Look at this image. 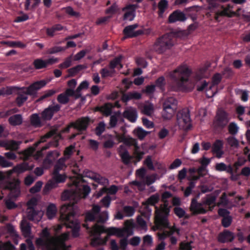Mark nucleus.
I'll use <instances>...</instances> for the list:
<instances>
[{
	"label": "nucleus",
	"instance_id": "680f3d73",
	"mask_svg": "<svg viewBox=\"0 0 250 250\" xmlns=\"http://www.w3.org/2000/svg\"><path fill=\"white\" fill-rule=\"evenodd\" d=\"M105 124L104 122H100L95 128V133L97 136H100L105 130Z\"/></svg>",
	"mask_w": 250,
	"mask_h": 250
},
{
	"label": "nucleus",
	"instance_id": "c85d7f7f",
	"mask_svg": "<svg viewBox=\"0 0 250 250\" xmlns=\"http://www.w3.org/2000/svg\"><path fill=\"white\" fill-rule=\"evenodd\" d=\"M136 224L132 220H127L125 222L124 235L126 233L127 237L133 234V229L135 228Z\"/></svg>",
	"mask_w": 250,
	"mask_h": 250
},
{
	"label": "nucleus",
	"instance_id": "7ed1b4c3",
	"mask_svg": "<svg viewBox=\"0 0 250 250\" xmlns=\"http://www.w3.org/2000/svg\"><path fill=\"white\" fill-rule=\"evenodd\" d=\"M217 196L215 194H209L206 195L202 203H198L195 198L191 200L190 210L193 215L204 214L207 212V210L203 208V205L208 206V210L212 211L216 206L215 201Z\"/></svg>",
	"mask_w": 250,
	"mask_h": 250
},
{
	"label": "nucleus",
	"instance_id": "473e14b6",
	"mask_svg": "<svg viewBox=\"0 0 250 250\" xmlns=\"http://www.w3.org/2000/svg\"><path fill=\"white\" fill-rule=\"evenodd\" d=\"M138 27V24L136 23L126 26L123 30V33L125 38H132L134 34V30Z\"/></svg>",
	"mask_w": 250,
	"mask_h": 250
},
{
	"label": "nucleus",
	"instance_id": "7c9ffc66",
	"mask_svg": "<svg viewBox=\"0 0 250 250\" xmlns=\"http://www.w3.org/2000/svg\"><path fill=\"white\" fill-rule=\"evenodd\" d=\"M105 232L110 236L115 235L120 238L125 236L124 228L109 227L106 229Z\"/></svg>",
	"mask_w": 250,
	"mask_h": 250
},
{
	"label": "nucleus",
	"instance_id": "79ce46f5",
	"mask_svg": "<svg viewBox=\"0 0 250 250\" xmlns=\"http://www.w3.org/2000/svg\"><path fill=\"white\" fill-rule=\"evenodd\" d=\"M134 133L140 140H143L148 134V132L145 130L141 127H138L133 131Z\"/></svg>",
	"mask_w": 250,
	"mask_h": 250
},
{
	"label": "nucleus",
	"instance_id": "6e6d98bb",
	"mask_svg": "<svg viewBox=\"0 0 250 250\" xmlns=\"http://www.w3.org/2000/svg\"><path fill=\"white\" fill-rule=\"evenodd\" d=\"M205 170V167L203 166H200L197 168V175L196 176H193L192 177L193 181H197L200 178L203 177L205 175L203 173V172Z\"/></svg>",
	"mask_w": 250,
	"mask_h": 250
},
{
	"label": "nucleus",
	"instance_id": "1a4fd4ad",
	"mask_svg": "<svg viewBox=\"0 0 250 250\" xmlns=\"http://www.w3.org/2000/svg\"><path fill=\"white\" fill-rule=\"evenodd\" d=\"M177 101L172 97H169L166 99L163 104V117L165 119H170L176 108Z\"/></svg>",
	"mask_w": 250,
	"mask_h": 250
},
{
	"label": "nucleus",
	"instance_id": "774afa93",
	"mask_svg": "<svg viewBox=\"0 0 250 250\" xmlns=\"http://www.w3.org/2000/svg\"><path fill=\"white\" fill-rule=\"evenodd\" d=\"M57 100L60 104H65L69 102V99L66 95L63 93L59 94L58 96Z\"/></svg>",
	"mask_w": 250,
	"mask_h": 250
},
{
	"label": "nucleus",
	"instance_id": "9d476101",
	"mask_svg": "<svg viewBox=\"0 0 250 250\" xmlns=\"http://www.w3.org/2000/svg\"><path fill=\"white\" fill-rule=\"evenodd\" d=\"M228 113L223 110L219 111L213 121L214 129L217 131H222L228 125L229 122Z\"/></svg>",
	"mask_w": 250,
	"mask_h": 250
},
{
	"label": "nucleus",
	"instance_id": "e433bc0d",
	"mask_svg": "<svg viewBox=\"0 0 250 250\" xmlns=\"http://www.w3.org/2000/svg\"><path fill=\"white\" fill-rule=\"evenodd\" d=\"M85 68V66L82 64L77 65L67 70V77H74L77 73Z\"/></svg>",
	"mask_w": 250,
	"mask_h": 250
},
{
	"label": "nucleus",
	"instance_id": "bf43d9fd",
	"mask_svg": "<svg viewBox=\"0 0 250 250\" xmlns=\"http://www.w3.org/2000/svg\"><path fill=\"white\" fill-rule=\"evenodd\" d=\"M103 190L109 194L114 195L115 194L118 190V188L117 186L115 185H112L109 188H103Z\"/></svg>",
	"mask_w": 250,
	"mask_h": 250
},
{
	"label": "nucleus",
	"instance_id": "6ab92c4d",
	"mask_svg": "<svg viewBox=\"0 0 250 250\" xmlns=\"http://www.w3.org/2000/svg\"><path fill=\"white\" fill-rule=\"evenodd\" d=\"M46 83V82L44 80L37 81L27 87L24 93L31 96L34 95L36 94L37 90L44 87Z\"/></svg>",
	"mask_w": 250,
	"mask_h": 250
},
{
	"label": "nucleus",
	"instance_id": "0eeeda50",
	"mask_svg": "<svg viewBox=\"0 0 250 250\" xmlns=\"http://www.w3.org/2000/svg\"><path fill=\"white\" fill-rule=\"evenodd\" d=\"M117 138L120 142L123 143L127 146H134V154L135 155L137 162H139L142 160L145 153L139 150L140 147L138 145L137 141L135 139L129 136H126L125 134L118 135Z\"/></svg>",
	"mask_w": 250,
	"mask_h": 250
},
{
	"label": "nucleus",
	"instance_id": "4d7b16f0",
	"mask_svg": "<svg viewBox=\"0 0 250 250\" xmlns=\"http://www.w3.org/2000/svg\"><path fill=\"white\" fill-rule=\"evenodd\" d=\"M96 216L93 212H92L90 211H88L87 212H86L85 214V218H84V221L85 223L86 224H87V222H93L95 221L96 220Z\"/></svg>",
	"mask_w": 250,
	"mask_h": 250
},
{
	"label": "nucleus",
	"instance_id": "cd10ccee",
	"mask_svg": "<svg viewBox=\"0 0 250 250\" xmlns=\"http://www.w3.org/2000/svg\"><path fill=\"white\" fill-rule=\"evenodd\" d=\"M20 144L18 142L11 140L1 141L0 142V146L4 147L7 150H16L18 149Z\"/></svg>",
	"mask_w": 250,
	"mask_h": 250
},
{
	"label": "nucleus",
	"instance_id": "b1692460",
	"mask_svg": "<svg viewBox=\"0 0 250 250\" xmlns=\"http://www.w3.org/2000/svg\"><path fill=\"white\" fill-rule=\"evenodd\" d=\"M118 153L120 155L123 163L125 165H128L130 164L131 160L133 159V157L130 156L128 151L124 149L123 146H120Z\"/></svg>",
	"mask_w": 250,
	"mask_h": 250
},
{
	"label": "nucleus",
	"instance_id": "2eb2a0df",
	"mask_svg": "<svg viewBox=\"0 0 250 250\" xmlns=\"http://www.w3.org/2000/svg\"><path fill=\"white\" fill-rule=\"evenodd\" d=\"M137 6L135 4H128L122 8L125 12L123 19L124 21H132L135 17V11Z\"/></svg>",
	"mask_w": 250,
	"mask_h": 250
},
{
	"label": "nucleus",
	"instance_id": "09e8293b",
	"mask_svg": "<svg viewBox=\"0 0 250 250\" xmlns=\"http://www.w3.org/2000/svg\"><path fill=\"white\" fill-rule=\"evenodd\" d=\"M64 162L65 159L63 158H60L58 160L54 167V173L59 172L61 170L63 169V167H65Z\"/></svg>",
	"mask_w": 250,
	"mask_h": 250
},
{
	"label": "nucleus",
	"instance_id": "412c9836",
	"mask_svg": "<svg viewBox=\"0 0 250 250\" xmlns=\"http://www.w3.org/2000/svg\"><path fill=\"white\" fill-rule=\"evenodd\" d=\"M123 116L131 123H135L138 118V112L136 109L129 107L123 113Z\"/></svg>",
	"mask_w": 250,
	"mask_h": 250
},
{
	"label": "nucleus",
	"instance_id": "20e7f679",
	"mask_svg": "<svg viewBox=\"0 0 250 250\" xmlns=\"http://www.w3.org/2000/svg\"><path fill=\"white\" fill-rule=\"evenodd\" d=\"M174 37L173 33H168L157 39L153 45L154 51L158 54H162L170 49L174 44Z\"/></svg>",
	"mask_w": 250,
	"mask_h": 250
},
{
	"label": "nucleus",
	"instance_id": "37998d69",
	"mask_svg": "<svg viewBox=\"0 0 250 250\" xmlns=\"http://www.w3.org/2000/svg\"><path fill=\"white\" fill-rule=\"evenodd\" d=\"M34 68L37 69H42L47 67L45 61L42 59H36L33 62Z\"/></svg>",
	"mask_w": 250,
	"mask_h": 250
},
{
	"label": "nucleus",
	"instance_id": "338daca9",
	"mask_svg": "<svg viewBox=\"0 0 250 250\" xmlns=\"http://www.w3.org/2000/svg\"><path fill=\"white\" fill-rule=\"evenodd\" d=\"M89 52V50L88 49H83L81 50L74 56V60L75 61L80 60L85 56L86 53Z\"/></svg>",
	"mask_w": 250,
	"mask_h": 250
},
{
	"label": "nucleus",
	"instance_id": "f8f14e48",
	"mask_svg": "<svg viewBox=\"0 0 250 250\" xmlns=\"http://www.w3.org/2000/svg\"><path fill=\"white\" fill-rule=\"evenodd\" d=\"M60 109L61 106L58 104L49 106L41 113L42 120L43 121L51 120L54 114L57 113Z\"/></svg>",
	"mask_w": 250,
	"mask_h": 250
},
{
	"label": "nucleus",
	"instance_id": "a18cd8bd",
	"mask_svg": "<svg viewBox=\"0 0 250 250\" xmlns=\"http://www.w3.org/2000/svg\"><path fill=\"white\" fill-rule=\"evenodd\" d=\"M112 107L113 105L112 104L109 103H105L102 106V110L101 113L105 116H108L112 113Z\"/></svg>",
	"mask_w": 250,
	"mask_h": 250
},
{
	"label": "nucleus",
	"instance_id": "f3484780",
	"mask_svg": "<svg viewBox=\"0 0 250 250\" xmlns=\"http://www.w3.org/2000/svg\"><path fill=\"white\" fill-rule=\"evenodd\" d=\"M235 237L233 232L228 229H224L218 234L217 240L221 243H229L234 240Z\"/></svg>",
	"mask_w": 250,
	"mask_h": 250
},
{
	"label": "nucleus",
	"instance_id": "39448f33",
	"mask_svg": "<svg viewBox=\"0 0 250 250\" xmlns=\"http://www.w3.org/2000/svg\"><path fill=\"white\" fill-rule=\"evenodd\" d=\"M171 208L160 206L159 209L155 206V224L160 228H168L169 222L168 216L169 214Z\"/></svg>",
	"mask_w": 250,
	"mask_h": 250
},
{
	"label": "nucleus",
	"instance_id": "393cba45",
	"mask_svg": "<svg viewBox=\"0 0 250 250\" xmlns=\"http://www.w3.org/2000/svg\"><path fill=\"white\" fill-rule=\"evenodd\" d=\"M64 29V26L60 23L53 25L51 27L46 28V35L51 38L57 35V32L61 31Z\"/></svg>",
	"mask_w": 250,
	"mask_h": 250
},
{
	"label": "nucleus",
	"instance_id": "dca6fc26",
	"mask_svg": "<svg viewBox=\"0 0 250 250\" xmlns=\"http://www.w3.org/2000/svg\"><path fill=\"white\" fill-rule=\"evenodd\" d=\"M73 122L74 128L79 132H83L87 129L90 123V118L88 117H83Z\"/></svg>",
	"mask_w": 250,
	"mask_h": 250
},
{
	"label": "nucleus",
	"instance_id": "864d4df0",
	"mask_svg": "<svg viewBox=\"0 0 250 250\" xmlns=\"http://www.w3.org/2000/svg\"><path fill=\"white\" fill-rule=\"evenodd\" d=\"M239 127L234 122L230 123L228 126L229 133L232 135H236L238 131Z\"/></svg>",
	"mask_w": 250,
	"mask_h": 250
},
{
	"label": "nucleus",
	"instance_id": "72a5a7b5",
	"mask_svg": "<svg viewBox=\"0 0 250 250\" xmlns=\"http://www.w3.org/2000/svg\"><path fill=\"white\" fill-rule=\"evenodd\" d=\"M23 122V118L21 114H15L10 116L8 119V122L12 126L21 125Z\"/></svg>",
	"mask_w": 250,
	"mask_h": 250
},
{
	"label": "nucleus",
	"instance_id": "13d9d810",
	"mask_svg": "<svg viewBox=\"0 0 250 250\" xmlns=\"http://www.w3.org/2000/svg\"><path fill=\"white\" fill-rule=\"evenodd\" d=\"M65 12L71 17L78 18L80 16V13L74 11L73 8L71 6H68L65 8Z\"/></svg>",
	"mask_w": 250,
	"mask_h": 250
},
{
	"label": "nucleus",
	"instance_id": "a19ab883",
	"mask_svg": "<svg viewBox=\"0 0 250 250\" xmlns=\"http://www.w3.org/2000/svg\"><path fill=\"white\" fill-rule=\"evenodd\" d=\"M222 79V77L221 74L219 73H216L214 74L212 78L211 83L209 84V89H212V88L216 85H217L221 81Z\"/></svg>",
	"mask_w": 250,
	"mask_h": 250
},
{
	"label": "nucleus",
	"instance_id": "bb28decb",
	"mask_svg": "<svg viewBox=\"0 0 250 250\" xmlns=\"http://www.w3.org/2000/svg\"><path fill=\"white\" fill-rule=\"evenodd\" d=\"M60 156V153L57 150L49 151L43 160L44 165H51Z\"/></svg>",
	"mask_w": 250,
	"mask_h": 250
},
{
	"label": "nucleus",
	"instance_id": "2f4dec72",
	"mask_svg": "<svg viewBox=\"0 0 250 250\" xmlns=\"http://www.w3.org/2000/svg\"><path fill=\"white\" fill-rule=\"evenodd\" d=\"M159 195L158 194H155L150 196L146 201V209L149 212H151V209H149V206H155L159 201Z\"/></svg>",
	"mask_w": 250,
	"mask_h": 250
},
{
	"label": "nucleus",
	"instance_id": "3c124183",
	"mask_svg": "<svg viewBox=\"0 0 250 250\" xmlns=\"http://www.w3.org/2000/svg\"><path fill=\"white\" fill-rule=\"evenodd\" d=\"M27 96L24 95L23 94L19 93L18 96L16 99L15 102L17 105L19 107H21L23 103L27 100Z\"/></svg>",
	"mask_w": 250,
	"mask_h": 250
},
{
	"label": "nucleus",
	"instance_id": "ddd939ff",
	"mask_svg": "<svg viewBox=\"0 0 250 250\" xmlns=\"http://www.w3.org/2000/svg\"><path fill=\"white\" fill-rule=\"evenodd\" d=\"M41 236V238L36 239V245L39 247L49 246L51 244V234L47 228L42 229Z\"/></svg>",
	"mask_w": 250,
	"mask_h": 250
},
{
	"label": "nucleus",
	"instance_id": "f03ea898",
	"mask_svg": "<svg viewBox=\"0 0 250 250\" xmlns=\"http://www.w3.org/2000/svg\"><path fill=\"white\" fill-rule=\"evenodd\" d=\"M190 70L186 65H181L170 72L169 76L172 81L171 89L174 91H187Z\"/></svg>",
	"mask_w": 250,
	"mask_h": 250
},
{
	"label": "nucleus",
	"instance_id": "9b49d317",
	"mask_svg": "<svg viewBox=\"0 0 250 250\" xmlns=\"http://www.w3.org/2000/svg\"><path fill=\"white\" fill-rule=\"evenodd\" d=\"M177 123L179 126L184 129L189 130L191 128V119L188 109H183L177 114Z\"/></svg>",
	"mask_w": 250,
	"mask_h": 250
},
{
	"label": "nucleus",
	"instance_id": "4468645a",
	"mask_svg": "<svg viewBox=\"0 0 250 250\" xmlns=\"http://www.w3.org/2000/svg\"><path fill=\"white\" fill-rule=\"evenodd\" d=\"M20 184V181L18 179H14L6 184V188L9 190L11 197L15 198L20 195L21 193Z\"/></svg>",
	"mask_w": 250,
	"mask_h": 250
},
{
	"label": "nucleus",
	"instance_id": "8fccbe9b",
	"mask_svg": "<svg viewBox=\"0 0 250 250\" xmlns=\"http://www.w3.org/2000/svg\"><path fill=\"white\" fill-rule=\"evenodd\" d=\"M72 56L70 55L67 57L64 61L59 65V67L60 69H65L69 67L72 65Z\"/></svg>",
	"mask_w": 250,
	"mask_h": 250
},
{
	"label": "nucleus",
	"instance_id": "aec40b11",
	"mask_svg": "<svg viewBox=\"0 0 250 250\" xmlns=\"http://www.w3.org/2000/svg\"><path fill=\"white\" fill-rule=\"evenodd\" d=\"M34 167V165L33 163L24 161L22 163L17 165L12 170L9 171V175H11L13 172L21 173L26 170H32Z\"/></svg>",
	"mask_w": 250,
	"mask_h": 250
},
{
	"label": "nucleus",
	"instance_id": "0e129e2a",
	"mask_svg": "<svg viewBox=\"0 0 250 250\" xmlns=\"http://www.w3.org/2000/svg\"><path fill=\"white\" fill-rule=\"evenodd\" d=\"M229 204V200L227 198V194L224 192L220 197V202L217 204V206H220L221 205L223 206H227Z\"/></svg>",
	"mask_w": 250,
	"mask_h": 250
},
{
	"label": "nucleus",
	"instance_id": "052dcab7",
	"mask_svg": "<svg viewBox=\"0 0 250 250\" xmlns=\"http://www.w3.org/2000/svg\"><path fill=\"white\" fill-rule=\"evenodd\" d=\"M232 222V217L231 216H228V217H226L222 219L221 224L223 227L227 228L229 227L231 225Z\"/></svg>",
	"mask_w": 250,
	"mask_h": 250
},
{
	"label": "nucleus",
	"instance_id": "5701e85b",
	"mask_svg": "<svg viewBox=\"0 0 250 250\" xmlns=\"http://www.w3.org/2000/svg\"><path fill=\"white\" fill-rule=\"evenodd\" d=\"M85 175L86 177L89 178L93 180L95 182L100 184H104L105 183H108V182L107 179L101 176L99 174L91 171H86L85 173Z\"/></svg>",
	"mask_w": 250,
	"mask_h": 250
},
{
	"label": "nucleus",
	"instance_id": "423d86ee",
	"mask_svg": "<svg viewBox=\"0 0 250 250\" xmlns=\"http://www.w3.org/2000/svg\"><path fill=\"white\" fill-rule=\"evenodd\" d=\"M83 227L89 231L90 236L94 238L91 239V245L93 246H97L103 244V240L100 237L101 234L104 231V228L102 226L95 224L90 228L88 224H83Z\"/></svg>",
	"mask_w": 250,
	"mask_h": 250
},
{
	"label": "nucleus",
	"instance_id": "4be33fe9",
	"mask_svg": "<svg viewBox=\"0 0 250 250\" xmlns=\"http://www.w3.org/2000/svg\"><path fill=\"white\" fill-rule=\"evenodd\" d=\"M187 17L185 13L179 10L173 11L168 17V22L174 23L176 21H184Z\"/></svg>",
	"mask_w": 250,
	"mask_h": 250
},
{
	"label": "nucleus",
	"instance_id": "f704fd0d",
	"mask_svg": "<svg viewBox=\"0 0 250 250\" xmlns=\"http://www.w3.org/2000/svg\"><path fill=\"white\" fill-rule=\"evenodd\" d=\"M57 208L54 204L50 203L46 208V215L49 219H52L56 215Z\"/></svg>",
	"mask_w": 250,
	"mask_h": 250
},
{
	"label": "nucleus",
	"instance_id": "e2e57ef3",
	"mask_svg": "<svg viewBox=\"0 0 250 250\" xmlns=\"http://www.w3.org/2000/svg\"><path fill=\"white\" fill-rule=\"evenodd\" d=\"M42 185V182L39 181L36 182L35 185L32 187L29 190L30 193L34 194L39 192Z\"/></svg>",
	"mask_w": 250,
	"mask_h": 250
},
{
	"label": "nucleus",
	"instance_id": "4c0bfd02",
	"mask_svg": "<svg viewBox=\"0 0 250 250\" xmlns=\"http://www.w3.org/2000/svg\"><path fill=\"white\" fill-rule=\"evenodd\" d=\"M41 120V117H40L37 113L33 114L30 116L31 124L36 127H40L42 126Z\"/></svg>",
	"mask_w": 250,
	"mask_h": 250
},
{
	"label": "nucleus",
	"instance_id": "a211bd4d",
	"mask_svg": "<svg viewBox=\"0 0 250 250\" xmlns=\"http://www.w3.org/2000/svg\"><path fill=\"white\" fill-rule=\"evenodd\" d=\"M53 181H49L45 185L44 189L50 190L56 187L58 183H63L66 179V176L64 175H62L59 173H54Z\"/></svg>",
	"mask_w": 250,
	"mask_h": 250
},
{
	"label": "nucleus",
	"instance_id": "c03bdc74",
	"mask_svg": "<svg viewBox=\"0 0 250 250\" xmlns=\"http://www.w3.org/2000/svg\"><path fill=\"white\" fill-rule=\"evenodd\" d=\"M100 73L102 78H105L108 77H112L115 73V70H112L108 66L101 69Z\"/></svg>",
	"mask_w": 250,
	"mask_h": 250
},
{
	"label": "nucleus",
	"instance_id": "f257e3e1",
	"mask_svg": "<svg viewBox=\"0 0 250 250\" xmlns=\"http://www.w3.org/2000/svg\"><path fill=\"white\" fill-rule=\"evenodd\" d=\"M75 207L74 202H70L62 205L60 210V220L66 228L72 229V236L77 237L79 236L80 224L74 218L76 214Z\"/></svg>",
	"mask_w": 250,
	"mask_h": 250
},
{
	"label": "nucleus",
	"instance_id": "c756f323",
	"mask_svg": "<svg viewBox=\"0 0 250 250\" xmlns=\"http://www.w3.org/2000/svg\"><path fill=\"white\" fill-rule=\"evenodd\" d=\"M223 146V142L220 140H217L213 144L212 152L216 153L217 158H221L223 154L222 150Z\"/></svg>",
	"mask_w": 250,
	"mask_h": 250
},
{
	"label": "nucleus",
	"instance_id": "603ef678",
	"mask_svg": "<svg viewBox=\"0 0 250 250\" xmlns=\"http://www.w3.org/2000/svg\"><path fill=\"white\" fill-rule=\"evenodd\" d=\"M55 91L53 89H50L44 91L43 94L37 100V102H40L45 99L51 97L55 93Z\"/></svg>",
	"mask_w": 250,
	"mask_h": 250
},
{
	"label": "nucleus",
	"instance_id": "69168bd1",
	"mask_svg": "<svg viewBox=\"0 0 250 250\" xmlns=\"http://www.w3.org/2000/svg\"><path fill=\"white\" fill-rule=\"evenodd\" d=\"M173 211L175 214L179 218L184 217L186 215L185 211L179 207H176L173 209Z\"/></svg>",
	"mask_w": 250,
	"mask_h": 250
},
{
	"label": "nucleus",
	"instance_id": "49530a36",
	"mask_svg": "<svg viewBox=\"0 0 250 250\" xmlns=\"http://www.w3.org/2000/svg\"><path fill=\"white\" fill-rule=\"evenodd\" d=\"M235 15V13L234 12H230V13H229L226 10H223L216 13L214 16V19L216 21H219V18L220 17L227 16L228 17H232Z\"/></svg>",
	"mask_w": 250,
	"mask_h": 250
},
{
	"label": "nucleus",
	"instance_id": "de8ad7c7",
	"mask_svg": "<svg viewBox=\"0 0 250 250\" xmlns=\"http://www.w3.org/2000/svg\"><path fill=\"white\" fill-rule=\"evenodd\" d=\"M168 6V2L167 0H161L158 3V7L159 9L158 14L159 16H162L165 10Z\"/></svg>",
	"mask_w": 250,
	"mask_h": 250
},
{
	"label": "nucleus",
	"instance_id": "5fc2aeb1",
	"mask_svg": "<svg viewBox=\"0 0 250 250\" xmlns=\"http://www.w3.org/2000/svg\"><path fill=\"white\" fill-rule=\"evenodd\" d=\"M165 229H168L169 230H164L163 232L167 235V237L171 236L175 232L179 234L180 233V230L177 229L175 226L171 227L169 225L168 228H164Z\"/></svg>",
	"mask_w": 250,
	"mask_h": 250
},
{
	"label": "nucleus",
	"instance_id": "6e6552de",
	"mask_svg": "<svg viewBox=\"0 0 250 250\" xmlns=\"http://www.w3.org/2000/svg\"><path fill=\"white\" fill-rule=\"evenodd\" d=\"M177 101L172 97H169L166 99L163 104V117L165 119H170L176 108Z\"/></svg>",
	"mask_w": 250,
	"mask_h": 250
},
{
	"label": "nucleus",
	"instance_id": "58836bf2",
	"mask_svg": "<svg viewBox=\"0 0 250 250\" xmlns=\"http://www.w3.org/2000/svg\"><path fill=\"white\" fill-rule=\"evenodd\" d=\"M166 82L165 77L161 76L156 80L154 85H156V87L158 88L162 92H164L166 89Z\"/></svg>",
	"mask_w": 250,
	"mask_h": 250
},
{
	"label": "nucleus",
	"instance_id": "ea45409f",
	"mask_svg": "<svg viewBox=\"0 0 250 250\" xmlns=\"http://www.w3.org/2000/svg\"><path fill=\"white\" fill-rule=\"evenodd\" d=\"M21 231L25 237H28L31 234L30 224L26 221H22L21 224Z\"/></svg>",
	"mask_w": 250,
	"mask_h": 250
},
{
	"label": "nucleus",
	"instance_id": "a878e982",
	"mask_svg": "<svg viewBox=\"0 0 250 250\" xmlns=\"http://www.w3.org/2000/svg\"><path fill=\"white\" fill-rule=\"evenodd\" d=\"M142 98V94L136 91L129 92L124 94L122 96V101L124 103H127L131 100H139Z\"/></svg>",
	"mask_w": 250,
	"mask_h": 250
},
{
	"label": "nucleus",
	"instance_id": "c9c22d12",
	"mask_svg": "<svg viewBox=\"0 0 250 250\" xmlns=\"http://www.w3.org/2000/svg\"><path fill=\"white\" fill-rule=\"evenodd\" d=\"M122 59L123 56L120 55L111 60L108 65L109 68L112 70H115V69L118 65H120V68H122L123 65L121 64Z\"/></svg>",
	"mask_w": 250,
	"mask_h": 250
}]
</instances>
